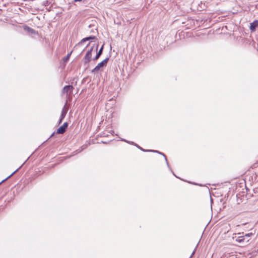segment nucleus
Segmentation results:
<instances>
[{
    "mask_svg": "<svg viewBox=\"0 0 258 258\" xmlns=\"http://www.w3.org/2000/svg\"><path fill=\"white\" fill-rule=\"evenodd\" d=\"M195 250H196V249H195V250L192 251L191 254L190 255V256H189V258H192V257L193 256V255L195 252Z\"/></svg>",
    "mask_w": 258,
    "mask_h": 258,
    "instance_id": "f3484780",
    "label": "nucleus"
},
{
    "mask_svg": "<svg viewBox=\"0 0 258 258\" xmlns=\"http://www.w3.org/2000/svg\"><path fill=\"white\" fill-rule=\"evenodd\" d=\"M88 40H89L88 37L84 38L83 39H82V40L81 41V42L79 43H82L85 42Z\"/></svg>",
    "mask_w": 258,
    "mask_h": 258,
    "instance_id": "4468645a",
    "label": "nucleus"
},
{
    "mask_svg": "<svg viewBox=\"0 0 258 258\" xmlns=\"http://www.w3.org/2000/svg\"><path fill=\"white\" fill-rule=\"evenodd\" d=\"M251 235H252V233H249L247 234H245L244 235H243V236L244 237V242L246 243V244H247L248 243V242L250 240L249 237Z\"/></svg>",
    "mask_w": 258,
    "mask_h": 258,
    "instance_id": "9d476101",
    "label": "nucleus"
},
{
    "mask_svg": "<svg viewBox=\"0 0 258 258\" xmlns=\"http://www.w3.org/2000/svg\"><path fill=\"white\" fill-rule=\"evenodd\" d=\"M156 152H157V153H159V154H162V155H163V156L165 157V159L167 160L166 157L165 156V155L163 153H161V152H158V151H156Z\"/></svg>",
    "mask_w": 258,
    "mask_h": 258,
    "instance_id": "a211bd4d",
    "label": "nucleus"
},
{
    "mask_svg": "<svg viewBox=\"0 0 258 258\" xmlns=\"http://www.w3.org/2000/svg\"><path fill=\"white\" fill-rule=\"evenodd\" d=\"M74 87L72 85H67L63 87L62 91L63 94H66L67 96L69 93L72 92Z\"/></svg>",
    "mask_w": 258,
    "mask_h": 258,
    "instance_id": "20e7f679",
    "label": "nucleus"
},
{
    "mask_svg": "<svg viewBox=\"0 0 258 258\" xmlns=\"http://www.w3.org/2000/svg\"><path fill=\"white\" fill-rule=\"evenodd\" d=\"M251 235H252V233H249L247 234H245L244 235H243V236L244 237V242L246 243V244H247L248 243V242L250 240L249 237Z\"/></svg>",
    "mask_w": 258,
    "mask_h": 258,
    "instance_id": "1a4fd4ad",
    "label": "nucleus"
},
{
    "mask_svg": "<svg viewBox=\"0 0 258 258\" xmlns=\"http://www.w3.org/2000/svg\"><path fill=\"white\" fill-rule=\"evenodd\" d=\"M70 55H71V53L68 54L67 55V56L64 58V61H67L69 59V58L70 57Z\"/></svg>",
    "mask_w": 258,
    "mask_h": 258,
    "instance_id": "dca6fc26",
    "label": "nucleus"
},
{
    "mask_svg": "<svg viewBox=\"0 0 258 258\" xmlns=\"http://www.w3.org/2000/svg\"><path fill=\"white\" fill-rule=\"evenodd\" d=\"M108 60H109V58H106L105 59H104L103 61H102L101 62L99 63L95 67V68L92 70V73H98L101 68L106 66L107 63L108 61Z\"/></svg>",
    "mask_w": 258,
    "mask_h": 258,
    "instance_id": "f257e3e1",
    "label": "nucleus"
},
{
    "mask_svg": "<svg viewBox=\"0 0 258 258\" xmlns=\"http://www.w3.org/2000/svg\"><path fill=\"white\" fill-rule=\"evenodd\" d=\"M67 112V111L66 110V109L64 107L61 111L60 118L59 122H58L59 124L62 122L63 119L64 118V117L66 115Z\"/></svg>",
    "mask_w": 258,
    "mask_h": 258,
    "instance_id": "0eeeda50",
    "label": "nucleus"
},
{
    "mask_svg": "<svg viewBox=\"0 0 258 258\" xmlns=\"http://www.w3.org/2000/svg\"><path fill=\"white\" fill-rule=\"evenodd\" d=\"M98 46V45H97L96 46V49H95V50H96V51H97Z\"/></svg>",
    "mask_w": 258,
    "mask_h": 258,
    "instance_id": "6ab92c4d",
    "label": "nucleus"
},
{
    "mask_svg": "<svg viewBox=\"0 0 258 258\" xmlns=\"http://www.w3.org/2000/svg\"><path fill=\"white\" fill-rule=\"evenodd\" d=\"M104 44L102 45L99 51L97 53L96 56L93 58V60H95L98 59L100 55L102 54Z\"/></svg>",
    "mask_w": 258,
    "mask_h": 258,
    "instance_id": "6e6552de",
    "label": "nucleus"
},
{
    "mask_svg": "<svg viewBox=\"0 0 258 258\" xmlns=\"http://www.w3.org/2000/svg\"><path fill=\"white\" fill-rule=\"evenodd\" d=\"M256 27V24H255V22H253L251 24L250 28L251 30H253L254 29H255Z\"/></svg>",
    "mask_w": 258,
    "mask_h": 258,
    "instance_id": "f8f14e48",
    "label": "nucleus"
},
{
    "mask_svg": "<svg viewBox=\"0 0 258 258\" xmlns=\"http://www.w3.org/2000/svg\"><path fill=\"white\" fill-rule=\"evenodd\" d=\"M238 254H240V253H238L236 251L234 250H231L230 251L225 252L224 254V256L226 258L232 257V258H239L240 256L238 255Z\"/></svg>",
    "mask_w": 258,
    "mask_h": 258,
    "instance_id": "f03ea898",
    "label": "nucleus"
},
{
    "mask_svg": "<svg viewBox=\"0 0 258 258\" xmlns=\"http://www.w3.org/2000/svg\"><path fill=\"white\" fill-rule=\"evenodd\" d=\"M93 49V46L91 47V48L89 50L87 53L86 54L84 57V63H88L91 61V58L92 57V51Z\"/></svg>",
    "mask_w": 258,
    "mask_h": 258,
    "instance_id": "7ed1b4c3",
    "label": "nucleus"
},
{
    "mask_svg": "<svg viewBox=\"0 0 258 258\" xmlns=\"http://www.w3.org/2000/svg\"><path fill=\"white\" fill-rule=\"evenodd\" d=\"M233 238H235V241L239 243L242 245H246V243L244 242V238L243 235L238 236L237 237L235 236L233 237Z\"/></svg>",
    "mask_w": 258,
    "mask_h": 258,
    "instance_id": "423d86ee",
    "label": "nucleus"
},
{
    "mask_svg": "<svg viewBox=\"0 0 258 258\" xmlns=\"http://www.w3.org/2000/svg\"><path fill=\"white\" fill-rule=\"evenodd\" d=\"M88 38L89 40L94 39L96 38V37H95V36H91L88 37Z\"/></svg>",
    "mask_w": 258,
    "mask_h": 258,
    "instance_id": "2eb2a0df",
    "label": "nucleus"
},
{
    "mask_svg": "<svg viewBox=\"0 0 258 258\" xmlns=\"http://www.w3.org/2000/svg\"><path fill=\"white\" fill-rule=\"evenodd\" d=\"M18 169L16 170V171H15L12 174H11L10 176H9L8 177H7L6 179H4L2 181H1L0 182V184L4 182V181H5L6 180H7L8 178H9L10 177H11L14 174H15L17 171Z\"/></svg>",
    "mask_w": 258,
    "mask_h": 258,
    "instance_id": "ddd939ff",
    "label": "nucleus"
},
{
    "mask_svg": "<svg viewBox=\"0 0 258 258\" xmlns=\"http://www.w3.org/2000/svg\"><path fill=\"white\" fill-rule=\"evenodd\" d=\"M68 123L67 122H64L62 124V125L60 126L57 130L56 133L57 134H63L66 132V130L67 128V127H68Z\"/></svg>",
    "mask_w": 258,
    "mask_h": 258,
    "instance_id": "39448f33",
    "label": "nucleus"
},
{
    "mask_svg": "<svg viewBox=\"0 0 258 258\" xmlns=\"http://www.w3.org/2000/svg\"><path fill=\"white\" fill-rule=\"evenodd\" d=\"M25 29L31 33H35V30L29 27H26Z\"/></svg>",
    "mask_w": 258,
    "mask_h": 258,
    "instance_id": "9b49d317",
    "label": "nucleus"
}]
</instances>
